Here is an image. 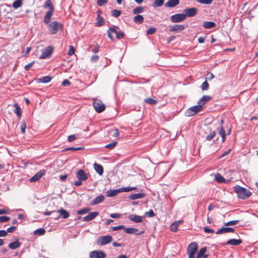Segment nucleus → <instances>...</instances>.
<instances>
[{
    "label": "nucleus",
    "instance_id": "45",
    "mask_svg": "<svg viewBox=\"0 0 258 258\" xmlns=\"http://www.w3.org/2000/svg\"><path fill=\"white\" fill-rule=\"evenodd\" d=\"M135 189H136V188L135 187H126L120 188V191L121 192H128Z\"/></svg>",
    "mask_w": 258,
    "mask_h": 258
},
{
    "label": "nucleus",
    "instance_id": "34",
    "mask_svg": "<svg viewBox=\"0 0 258 258\" xmlns=\"http://www.w3.org/2000/svg\"><path fill=\"white\" fill-rule=\"evenodd\" d=\"M203 26L206 29H210L215 27L216 24L213 22L206 21L203 23Z\"/></svg>",
    "mask_w": 258,
    "mask_h": 258
},
{
    "label": "nucleus",
    "instance_id": "49",
    "mask_svg": "<svg viewBox=\"0 0 258 258\" xmlns=\"http://www.w3.org/2000/svg\"><path fill=\"white\" fill-rule=\"evenodd\" d=\"M117 142H113L111 143H110V144H108L107 145H106L105 147L107 148V149H112L113 148H114L115 146L116 145Z\"/></svg>",
    "mask_w": 258,
    "mask_h": 258
},
{
    "label": "nucleus",
    "instance_id": "18",
    "mask_svg": "<svg viewBox=\"0 0 258 258\" xmlns=\"http://www.w3.org/2000/svg\"><path fill=\"white\" fill-rule=\"evenodd\" d=\"M212 99V97L209 95L203 96L198 101V104L201 105V107H203V106L208 101Z\"/></svg>",
    "mask_w": 258,
    "mask_h": 258
},
{
    "label": "nucleus",
    "instance_id": "41",
    "mask_svg": "<svg viewBox=\"0 0 258 258\" xmlns=\"http://www.w3.org/2000/svg\"><path fill=\"white\" fill-rule=\"evenodd\" d=\"M215 179L216 181L220 183L224 182L225 180L224 178L219 173H217L215 175Z\"/></svg>",
    "mask_w": 258,
    "mask_h": 258
},
{
    "label": "nucleus",
    "instance_id": "8",
    "mask_svg": "<svg viewBox=\"0 0 258 258\" xmlns=\"http://www.w3.org/2000/svg\"><path fill=\"white\" fill-rule=\"evenodd\" d=\"M53 48L50 46L46 47L42 52L41 55L39 56L40 59H45L49 57L53 52Z\"/></svg>",
    "mask_w": 258,
    "mask_h": 258
},
{
    "label": "nucleus",
    "instance_id": "57",
    "mask_svg": "<svg viewBox=\"0 0 258 258\" xmlns=\"http://www.w3.org/2000/svg\"><path fill=\"white\" fill-rule=\"evenodd\" d=\"M156 31V29L155 27L150 28L147 31V34H153Z\"/></svg>",
    "mask_w": 258,
    "mask_h": 258
},
{
    "label": "nucleus",
    "instance_id": "64",
    "mask_svg": "<svg viewBox=\"0 0 258 258\" xmlns=\"http://www.w3.org/2000/svg\"><path fill=\"white\" fill-rule=\"evenodd\" d=\"M124 36V35L123 32H118L117 35H116V38L118 39H120L123 38Z\"/></svg>",
    "mask_w": 258,
    "mask_h": 258
},
{
    "label": "nucleus",
    "instance_id": "56",
    "mask_svg": "<svg viewBox=\"0 0 258 258\" xmlns=\"http://www.w3.org/2000/svg\"><path fill=\"white\" fill-rule=\"evenodd\" d=\"M75 53V48L72 45L70 46L69 50L68 52V54L70 56L72 55Z\"/></svg>",
    "mask_w": 258,
    "mask_h": 258
},
{
    "label": "nucleus",
    "instance_id": "22",
    "mask_svg": "<svg viewBox=\"0 0 258 258\" xmlns=\"http://www.w3.org/2000/svg\"><path fill=\"white\" fill-rule=\"evenodd\" d=\"M105 199V197L103 195H100L95 198L91 202V205H95L102 202Z\"/></svg>",
    "mask_w": 258,
    "mask_h": 258
},
{
    "label": "nucleus",
    "instance_id": "33",
    "mask_svg": "<svg viewBox=\"0 0 258 258\" xmlns=\"http://www.w3.org/2000/svg\"><path fill=\"white\" fill-rule=\"evenodd\" d=\"M218 133L222 138V142H224L226 140L225 131L223 126H221Z\"/></svg>",
    "mask_w": 258,
    "mask_h": 258
},
{
    "label": "nucleus",
    "instance_id": "36",
    "mask_svg": "<svg viewBox=\"0 0 258 258\" xmlns=\"http://www.w3.org/2000/svg\"><path fill=\"white\" fill-rule=\"evenodd\" d=\"M134 21L136 23L141 24L144 21V17L142 15H138L134 17Z\"/></svg>",
    "mask_w": 258,
    "mask_h": 258
},
{
    "label": "nucleus",
    "instance_id": "9",
    "mask_svg": "<svg viewBox=\"0 0 258 258\" xmlns=\"http://www.w3.org/2000/svg\"><path fill=\"white\" fill-rule=\"evenodd\" d=\"M186 19V15L184 14H177L170 17L171 21L174 23L180 22Z\"/></svg>",
    "mask_w": 258,
    "mask_h": 258
},
{
    "label": "nucleus",
    "instance_id": "20",
    "mask_svg": "<svg viewBox=\"0 0 258 258\" xmlns=\"http://www.w3.org/2000/svg\"><path fill=\"white\" fill-rule=\"evenodd\" d=\"M128 218L135 223H141L143 222L142 217L138 215H131L128 217Z\"/></svg>",
    "mask_w": 258,
    "mask_h": 258
},
{
    "label": "nucleus",
    "instance_id": "46",
    "mask_svg": "<svg viewBox=\"0 0 258 258\" xmlns=\"http://www.w3.org/2000/svg\"><path fill=\"white\" fill-rule=\"evenodd\" d=\"M201 87L203 91L207 90L209 89V85L206 80L202 83Z\"/></svg>",
    "mask_w": 258,
    "mask_h": 258
},
{
    "label": "nucleus",
    "instance_id": "35",
    "mask_svg": "<svg viewBox=\"0 0 258 258\" xmlns=\"http://www.w3.org/2000/svg\"><path fill=\"white\" fill-rule=\"evenodd\" d=\"M96 25L98 27L102 26L104 24V20L102 17L100 16H97L96 19Z\"/></svg>",
    "mask_w": 258,
    "mask_h": 258
},
{
    "label": "nucleus",
    "instance_id": "28",
    "mask_svg": "<svg viewBox=\"0 0 258 258\" xmlns=\"http://www.w3.org/2000/svg\"><path fill=\"white\" fill-rule=\"evenodd\" d=\"M119 192H121V191H120V188L114 190H109L107 191V197H114Z\"/></svg>",
    "mask_w": 258,
    "mask_h": 258
},
{
    "label": "nucleus",
    "instance_id": "58",
    "mask_svg": "<svg viewBox=\"0 0 258 258\" xmlns=\"http://www.w3.org/2000/svg\"><path fill=\"white\" fill-rule=\"evenodd\" d=\"M35 61H33L32 62H31L30 63L26 64L25 66V70L27 71H29L30 70V69L31 68V67H32L33 66V65L35 63Z\"/></svg>",
    "mask_w": 258,
    "mask_h": 258
},
{
    "label": "nucleus",
    "instance_id": "14",
    "mask_svg": "<svg viewBox=\"0 0 258 258\" xmlns=\"http://www.w3.org/2000/svg\"><path fill=\"white\" fill-rule=\"evenodd\" d=\"M99 215L98 212H92L89 213L88 215L83 217V220L84 221H89L94 219L96 216Z\"/></svg>",
    "mask_w": 258,
    "mask_h": 258
},
{
    "label": "nucleus",
    "instance_id": "42",
    "mask_svg": "<svg viewBox=\"0 0 258 258\" xmlns=\"http://www.w3.org/2000/svg\"><path fill=\"white\" fill-rule=\"evenodd\" d=\"M144 11V8L142 7H137L135 8L133 11L134 14L141 13Z\"/></svg>",
    "mask_w": 258,
    "mask_h": 258
},
{
    "label": "nucleus",
    "instance_id": "53",
    "mask_svg": "<svg viewBox=\"0 0 258 258\" xmlns=\"http://www.w3.org/2000/svg\"><path fill=\"white\" fill-rule=\"evenodd\" d=\"M10 220V217H9L5 216H0V222L1 223L8 222Z\"/></svg>",
    "mask_w": 258,
    "mask_h": 258
},
{
    "label": "nucleus",
    "instance_id": "25",
    "mask_svg": "<svg viewBox=\"0 0 258 258\" xmlns=\"http://www.w3.org/2000/svg\"><path fill=\"white\" fill-rule=\"evenodd\" d=\"M58 213H59V217L63 219H67L70 216L69 213L63 209H60L58 211Z\"/></svg>",
    "mask_w": 258,
    "mask_h": 258
},
{
    "label": "nucleus",
    "instance_id": "59",
    "mask_svg": "<svg viewBox=\"0 0 258 258\" xmlns=\"http://www.w3.org/2000/svg\"><path fill=\"white\" fill-rule=\"evenodd\" d=\"M108 2V0H97V4L99 6H102L106 4Z\"/></svg>",
    "mask_w": 258,
    "mask_h": 258
},
{
    "label": "nucleus",
    "instance_id": "37",
    "mask_svg": "<svg viewBox=\"0 0 258 258\" xmlns=\"http://www.w3.org/2000/svg\"><path fill=\"white\" fill-rule=\"evenodd\" d=\"M22 5V0H16L15 1L13 4L12 6L13 8L15 9H17L21 7Z\"/></svg>",
    "mask_w": 258,
    "mask_h": 258
},
{
    "label": "nucleus",
    "instance_id": "52",
    "mask_svg": "<svg viewBox=\"0 0 258 258\" xmlns=\"http://www.w3.org/2000/svg\"><path fill=\"white\" fill-rule=\"evenodd\" d=\"M121 14V11L117 10L112 11V16L115 17L119 16Z\"/></svg>",
    "mask_w": 258,
    "mask_h": 258
},
{
    "label": "nucleus",
    "instance_id": "12",
    "mask_svg": "<svg viewBox=\"0 0 258 258\" xmlns=\"http://www.w3.org/2000/svg\"><path fill=\"white\" fill-rule=\"evenodd\" d=\"M76 176L78 179L86 180L88 178V175L83 169H80L76 173Z\"/></svg>",
    "mask_w": 258,
    "mask_h": 258
},
{
    "label": "nucleus",
    "instance_id": "27",
    "mask_svg": "<svg viewBox=\"0 0 258 258\" xmlns=\"http://www.w3.org/2000/svg\"><path fill=\"white\" fill-rule=\"evenodd\" d=\"M145 197V194L143 193H138L132 194L129 198L132 200H134L138 199H142Z\"/></svg>",
    "mask_w": 258,
    "mask_h": 258
},
{
    "label": "nucleus",
    "instance_id": "51",
    "mask_svg": "<svg viewBox=\"0 0 258 258\" xmlns=\"http://www.w3.org/2000/svg\"><path fill=\"white\" fill-rule=\"evenodd\" d=\"M238 220H232L228 221L224 224L225 226L234 225L238 223Z\"/></svg>",
    "mask_w": 258,
    "mask_h": 258
},
{
    "label": "nucleus",
    "instance_id": "38",
    "mask_svg": "<svg viewBox=\"0 0 258 258\" xmlns=\"http://www.w3.org/2000/svg\"><path fill=\"white\" fill-rule=\"evenodd\" d=\"M144 102L146 103L150 104V105H154V104H156L158 102L157 100H156L151 98H145L144 99Z\"/></svg>",
    "mask_w": 258,
    "mask_h": 258
},
{
    "label": "nucleus",
    "instance_id": "31",
    "mask_svg": "<svg viewBox=\"0 0 258 258\" xmlns=\"http://www.w3.org/2000/svg\"><path fill=\"white\" fill-rule=\"evenodd\" d=\"M14 107L15 108L14 112L16 114L18 118H20L21 117V109L17 103L14 104Z\"/></svg>",
    "mask_w": 258,
    "mask_h": 258
},
{
    "label": "nucleus",
    "instance_id": "19",
    "mask_svg": "<svg viewBox=\"0 0 258 258\" xmlns=\"http://www.w3.org/2000/svg\"><path fill=\"white\" fill-rule=\"evenodd\" d=\"M183 220H178L173 222L170 226V230L172 232H176L178 230V227L181 223H183Z\"/></svg>",
    "mask_w": 258,
    "mask_h": 258
},
{
    "label": "nucleus",
    "instance_id": "60",
    "mask_svg": "<svg viewBox=\"0 0 258 258\" xmlns=\"http://www.w3.org/2000/svg\"><path fill=\"white\" fill-rule=\"evenodd\" d=\"M76 139H77V137L75 135H70L69 136H68V141L69 142H73L74 140H75Z\"/></svg>",
    "mask_w": 258,
    "mask_h": 258
},
{
    "label": "nucleus",
    "instance_id": "4",
    "mask_svg": "<svg viewBox=\"0 0 258 258\" xmlns=\"http://www.w3.org/2000/svg\"><path fill=\"white\" fill-rule=\"evenodd\" d=\"M48 29L51 34H55L60 29L62 28V25L57 21H54L47 24Z\"/></svg>",
    "mask_w": 258,
    "mask_h": 258
},
{
    "label": "nucleus",
    "instance_id": "24",
    "mask_svg": "<svg viewBox=\"0 0 258 258\" xmlns=\"http://www.w3.org/2000/svg\"><path fill=\"white\" fill-rule=\"evenodd\" d=\"M241 243H242V240L240 239H231L226 242V244L235 246V245H238L240 244Z\"/></svg>",
    "mask_w": 258,
    "mask_h": 258
},
{
    "label": "nucleus",
    "instance_id": "29",
    "mask_svg": "<svg viewBox=\"0 0 258 258\" xmlns=\"http://www.w3.org/2000/svg\"><path fill=\"white\" fill-rule=\"evenodd\" d=\"M108 135L110 137H117L119 133L116 128H111L108 131Z\"/></svg>",
    "mask_w": 258,
    "mask_h": 258
},
{
    "label": "nucleus",
    "instance_id": "2",
    "mask_svg": "<svg viewBox=\"0 0 258 258\" xmlns=\"http://www.w3.org/2000/svg\"><path fill=\"white\" fill-rule=\"evenodd\" d=\"M198 250V245L197 243L192 242L190 243L187 248V253L188 258H199L197 252Z\"/></svg>",
    "mask_w": 258,
    "mask_h": 258
},
{
    "label": "nucleus",
    "instance_id": "16",
    "mask_svg": "<svg viewBox=\"0 0 258 258\" xmlns=\"http://www.w3.org/2000/svg\"><path fill=\"white\" fill-rule=\"evenodd\" d=\"M184 29V26L183 25L177 24L170 27V31L180 32Z\"/></svg>",
    "mask_w": 258,
    "mask_h": 258
},
{
    "label": "nucleus",
    "instance_id": "32",
    "mask_svg": "<svg viewBox=\"0 0 258 258\" xmlns=\"http://www.w3.org/2000/svg\"><path fill=\"white\" fill-rule=\"evenodd\" d=\"M51 77L49 76H45L37 79L38 83H47L51 80Z\"/></svg>",
    "mask_w": 258,
    "mask_h": 258
},
{
    "label": "nucleus",
    "instance_id": "1",
    "mask_svg": "<svg viewBox=\"0 0 258 258\" xmlns=\"http://www.w3.org/2000/svg\"><path fill=\"white\" fill-rule=\"evenodd\" d=\"M234 189L237 197L241 199H246L251 195V192L248 189L239 185L234 186Z\"/></svg>",
    "mask_w": 258,
    "mask_h": 258
},
{
    "label": "nucleus",
    "instance_id": "44",
    "mask_svg": "<svg viewBox=\"0 0 258 258\" xmlns=\"http://www.w3.org/2000/svg\"><path fill=\"white\" fill-rule=\"evenodd\" d=\"M45 230L43 228H40L34 231V234L37 235H43L45 234Z\"/></svg>",
    "mask_w": 258,
    "mask_h": 258
},
{
    "label": "nucleus",
    "instance_id": "48",
    "mask_svg": "<svg viewBox=\"0 0 258 258\" xmlns=\"http://www.w3.org/2000/svg\"><path fill=\"white\" fill-rule=\"evenodd\" d=\"M84 148V147H70V148H66L63 150L64 151H77V150H81Z\"/></svg>",
    "mask_w": 258,
    "mask_h": 258
},
{
    "label": "nucleus",
    "instance_id": "15",
    "mask_svg": "<svg viewBox=\"0 0 258 258\" xmlns=\"http://www.w3.org/2000/svg\"><path fill=\"white\" fill-rule=\"evenodd\" d=\"M234 229L232 227H222V228L218 230L216 233L217 234H221L229 232L234 233Z\"/></svg>",
    "mask_w": 258,
    "mask_h": 258
},
{
    "label": "nucleus",
    "instance_id": "55",
    "mask_svg": "<svg viewBox=\"0 0 258 258\" xmlns=\"http://www.w3.org/2000/svg\"><path fill=\"white\" fill-rule=\"evenodd\" d=\"M215 135V132L214 131L211 132L210 134L207 135L205 138L207 140H211Z\"/></svg>",
    "mask_w": 258,
    "mask_h": 258
},
{
    "label": "nucleus",
    "instance_id": "50",
    "mask_svg": "<svg viewBox=\"0 0 258 258\" xmlns=\"http://www.w3.org/2000/svg\"><path fill=\"white\" fill-rule=\"evenodd\" d=\"M89 211L90 209L88 208H84L78 210L77 211V214L80 215L84 214L88 212Z\"/></svg>",
    "mask_w": 258,
    "mask_h": 258
},
{
    "label": "nucleus",
    "instance_id": "7",
    "mask_svg": "<svg viewBox=\"0 0 258 258\" xmlns=\"http://www.w3.org/2000/svg\"><path fill=\"white\" fill-rule=\"evenodd\" d=\"M106 254L102 250H94L90 252V258H105Z\"/></svg>",
    "mask_w": 258,
    "mask_h": 258
},
{
    "label": "nucleus",
    "instance_id": "11",
    "mask_svg": "<svg viewBox=\"0 0 258 258\" xmlns=\"http://www.w3.org/2000/svg\"><path fill=\"white\" fill-rule=\"evenodd\" d=\"M117 29V27L113 26L112 27H110L107 31L108 36L111 40L114 39L113 34H114L116 36L118 32Z\"/></svg>",
    "mask_w": 258,
    "mask_h": 258
},
{
    "label": "nucleus",
    "instance_id": "40",
    "mask_svg": "<svg viewBox=\"0 0 258 258\" xmlns=\"http://www.w3.org/2000/svg\"><path fill=\"white\" fill-rule=\"evenodd\" d=\"M164 4V0H155L152 6L154 8L160 7Z\"/></svg>",
    "mask_w": 258,
    "mask_h": 258
},
{
    "label": "nucleus",
    "instance_id": "39",
    "mask_svg": "<svg viewBox=\"0 0 258 258\" xmlns=\"http://www.w3.org/2000/svg\"><path fill=\"white\" fill-rule=\"evenodd\" d=\"M47 7L49 8V10H52V11H54V7H53V6L52 4L51 1L50 0L46 1V2H45V3L44 4V8H46Z\"/></svg>",
    "mask_w": 258,
    "mask_h": 258
},
{
    "label": "nucleus",
    "instance_id": "47",
    "mask_svg": "<svg viewBox=\"0 0 258 258\" xmlns=\"http://www.w3.org/2000/svg\"><path fill=\"white\" fill-rule=\"evenodd\" d=\"M20 128H21V132L23 134H24L25 133V130H26V123H25V121L23 120L21 122Z\"/></svg>",
    "mask_w": 258,
    "mask_h": 258
},
{
    "label": "nucleus",
    "instance_id": "43",
    "mask_svg": "<svg viewBox=\"0 0 258 258\" xmlns=\"http://www.w3.org/2000/svg\"><path fill=\"white\" fill-rule=\"evenodd\" d=\"M207 251V248L206 247H204L200 249V250L198 252L197 254L198 255V257L199 258H202L204 254Z\"/></svg>",
    "mask_w": 258,
    "mask_h": 258
},
{
    "label": "nucleus",
    "instance_id": "30",
    "mask_svg": "<svg viewBox=\"0 0 258 258\" xmlns=\"http://www.w3.org/2000/svg\"><path fill=\"white\" fill-rule=\"evenodd\" d=\"M94 168L96 171L100 175L103 173V168L102 165L95 163L94 164Z\"/></svg>",
    "mask_w": 258,
    "mask_h": 258
},
{
    "label": "nucleus",
    "instance_id": "54",
    "mask_svg": "<svg viewBox=\"0 0 258 258\" xmlns=\"http://www.w3.org/2000/svg\"><path fill=\"white\" fill-rule=\"evenodd\" d=\"M201 4L210 5L212 3L213 0H196Z\"/></svg>",
    "mask_w": 258,
    "mask_h": 258
},
{
    "label": "nucleus",
    "instance_id": "23",
    "mask_svg": "<svg viewBox=\"0 0 258 258\" xmlns=\"http://www.w3.org/2000/svg\"><path fill=\"white\" fill-rule=\"evenodd\" d=\"M179 4V0H168L167 3H165V6L168 8H173Z\"/></svg>",
    "mask_w": 258,
    "mask_h": 258
},
{
    "label": "nucleus",
    "instance_id": "26",
    "mask_svg": "<svg viewBox=\"0 0 258 258\" xmlns=\"http://www.w3.org/2000/svg\"><path fill=\"white\" fill-rule=\"evenodd\" d=\"M21 246V243L19 242L18 241H15L13 242L10 243L8 247L11 249H15L19 247H20Z\"/></svg>",
    "mask_w": 258,
    "mask_h": 258
},
{
    "label": "nucleus",
    "instance_id": "61",
    "mask_svg": "<svg viewBox=\"0 0 258 258\" xmlns=\"http://www.w3.org/2000/svg\"><path fill=\"white\" fill-rule=\"evenodd\" d=\"M145 215L149 217H152L155 216V213L152 210H150L149 211L145 213Z\"/></svg>",
    "mask_w": 258,
    "mask_h": 258
},
{
    "label": "nucleus",
    "instance_id": "62",
    "mask_svg": "<svg viewBox=\"0 0 258 258\" xmlns=\"http://www.w3.org/2000/svg\"><path fill=\"white\" fill-rule=\"evenodd\" d=\"M31 50V47H27L26 50H23L22 52L23 56H26V55L29 53L30 51Z\"/></svg>",
    "mask_w": 258,
    "mask_h": 258
},
{
    "label": "nucleus",
    "instance_id": "63",
    "mask_svg": "<svg viewBox=\"0 0 258 258\" xmlns=\"http://www.w3.org/2000/svg\"><path fill=\"white\" fill-rule=\"evenodd\" d=\"M99 57L98 55H94L91 57L90 59L92 62H96L99 60Z\"/></svg>",
    "mask_w": 258,
    "mask_h": 258
},
{
    "label": "nucleus",
    "instance_id": "10",
    "mask_svg": "<svg viewBox=\"0 0 258 258\" xmlns=\"http://www.w3.org/2000/svg\"><path fill=\"white\" fill-rule=\"evenodd\" d=\"M198 10L195 8L185 9L183 10L184 15L186 17H191L196 16L197 14Z\"/></svg>",
    "mask_w": 258,
    "mask_h": 258
},
{
    "label": "nucleus",
    "instance_id": "17",
    "mask_svg": "<svg viewBox=\"0 0 258 258\" xmlns=\"http://www.w3.org/2000/svg\"><path fill=\"white\" fill-rule=\"evenodd\" d=\"M139 231V229L135 228H125L124 231L127 234H136V235H141L144 233V231L140 232V233H136Z\"/></svg>",
    "mask_w": 258,
    "mask_h": 258
},
{
    "label": "nucleus",
    "instance_id": "21",
    "mask_svg": "<svg viewBox=\"0 0 258 258\" xmlns=\"http://www.w3.org/2000/svg\"><path fill=\"white\" fill-rule=\"evenodd\" d=\"M54 11L52 10H49L46 14L44 18V23L45 24H48L50 23L51 18L53 14Z\"/></svg>",
    "mask_w": 258,
    "mask_h": 258
},
{
    "label": "nucleus",
    "instance_id": "3",
    "mask_svg": "<svg viewBox=\"0 0 258 258\" xmlns=\"http://www.w3.org/2000/svg\"><path fill=\"white\" fill-rule=\"evenodd\" d=\"M93 100V107L97 113H101L105 110L106 106L100 99L94 98Z\"/></svg>",
    "mask_w": 258,
    "mask_h": 258
},
{
    "label": "nucleus",
    "instance_id": "6",
    "mask_svg": "<svg viewBox=\"0 0 258 258\" xmlns=\"http://www.w3.org/2000/svg\"><path fill=\"white\" fill-rule=\"evenodd\" d=\"M113 238L111 235L101 236L98 237L97 244L99 245H104L111 242Z\"/></svg>",
    "mask_w": 258,
    "mask_h": 258
},
{
    "label": "nucleus",
    "instance_id": "13",
    "mask_svg": "<svg viewBox=\"0 0 258 258\" xmlns=\"http://www.w3.org/2000/svg\"><path fill=\"white\" fill-rule=\"evenodd\" d=\"M45 173V170H41L37 173H36L33 176H32L30 179V181L31 182H35L37 180H38L39 179H40L42 176L44 175Z\"/></svg>",
    "mask_w": 258,
    "mask_h": 258
},
{
    "label": "nucleus",
    "instance_id": "5",
    "mask_svg": "<svg viewBox=\"0 0 258 258\" xmlns=\"http://www.w3.org/2000/svg\"><path fill=\"white\" fill-rule=\"evenodd\" d=\"M203 110V107H201V105L198 104L197 105L193 106L187 109L185 111V114L187 116H191L201 112Z\"/></svg>",
    "mask_w": 258,
    "mask_h": 258
}]
</instances>
